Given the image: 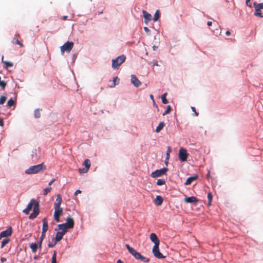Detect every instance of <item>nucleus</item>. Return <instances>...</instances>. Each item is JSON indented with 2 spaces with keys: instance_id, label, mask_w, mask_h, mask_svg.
<instances>
[{
  "instance_id": "nucleus-31",
  "label": "nucleus",
  "mask_w": 263,
  "mask_h": 263,
  "mask_svg": "<svg viewBox=\"0 0 263 263\" xmlns=\"http://www.w3.org/2000/svg\"><path fill=\"white\" fill-rule=\"evenodd\" d=\"M14 101L12 99H10L9 100L7 103V106L8 107H11L13 105H14Z\"/></svg>"
},
{
  "instance_id": "nucleus-47",
  "label": "nucleus",
  "mask_w": 263,
  "mask_h": 263,
  "mask_svg": "<svg viewBox=\"0 0 263 263\" xmlns=\"http://www.w3.org/2000/svg\"><path fill=\"white\" fill-rule=\"evenodd\" d=\"M250 1L251 0H247L246 1V5L250 7H251V4H250Z\"/></svg>"
},
{
  "instance_id": "nucleus-45",
  "label": "nucleus",
  "mask_w": 263,
  "mask_h": 263,
  "mask_svg": "<svg viewBox=\"0 0 263 263\" xmlns=\"http://www.w3.org/2000/svg\"><path fill=\"white\" fill-rule=\"evenodd\" d=\"M57 243V242L54 240V241L53 242L49 243L48 246L49 248H53L56 245Z\"/></svg>"
},
{
  "instance_id": "nucleus-6",
  "label": "nucleus",
  "mask_w": 263,
  "mask_h": 263,
  "mask_svg": "<svg viewBox=\"0 0 263 263\" xmlns=\"http://www.w3.org/2000/svg\"><path fill=\"white\" fill-rule=\"evenodd\" d=\"M125 247L128 252L133 255L136 259H141L142 255L140 253L137 252L134 248L130 247L128 244H126Z\"/></svg>"
},
{
  "instance_id": "nucleus-55",
  "label": "nucleus",
  "mask_w": 263,
  "mask_h": 263,
  "mask_svg": "<svg viewBox=\"0 0 263 263\" xmlns=\"http://www.w3.org/2000/svg\"><path fill=\"white\" fill-rule=\"evenodd\" d=\"M207 25H208L209 26H212V22H211V21H209V22H208V23H207Z\"/></svg>"
},
{
  "instance_id": "nucleus-52",
  "label": "nucleus",
  "mask_w": 263,
  "mask_h": 263,
  "mask_svg": "<svg viewBox=\"0 0 263 263\" xmlns=\"http://www.w3.org/2000/svg\"><path fill=\"white\" fill-rule=\"evenodd\" d=\"M1 261L2 262H4L6 261V258H5V257H2L1 258Z\"/></svg>"
},
{
  "instance_id": "nucleus-46",
  "label": "nucleus",
  "mask_w": 263,
  "mask_h": 263,
  "mask_svg": "<svg viewBox=\"0 0 263 263\" xmlns=\"http://www.w3.org/2000/svg\"><path fill=\"white\" fill-rule=\"evenodd\" d=\"M191 109L193 112H195V116H198V113L196 111V109L194 107H192Z\"/></svg>"
},
{
  "instance_id": "nucleus-23",
  "label": "nucleus",
  "mask_w": 263,
  "mask_h": 263,
  "mask_svg": "<svg viewBox=\"0 0 263 263\" xmlns=\"http://www.w3.org/2000/svg\"><path fill=\"white\" fill-rule=\"evenodd\" d=\"M164 125H165V124H164V122H160L159 124V125H158V126L156 127V133L160 132V131L163 129Z\"/></svg>"
},
{
  "instance_id": "nucleus-15",
  "label": "nucleus",
  "mask_w": 263,
  "mask_h": 263,
  "mask_svg": "<svg viewBox=\"0 0 263 263\" xmlns=\"http://www.w3.org/2000/svg\"><path fill=\"white\" fill-rule=\"evenodd\" d=\"M48 229V224L47 219L44 218L43 220V228L42 234H45Z\"/></svg>"
},
{
  "instance_id": "nucleus-54",
  "label": "nucleus",
  "mask_w": 263,
  "mask_h": 263,
  "mask_svg": "<svg viewBox=\"0 0 263 263\" xmlns=\"http://www.w3.org/2000/svg\"><path fill=\"white\" fill-rule=\"evenodd\" d=\"M226 34L227 35L229 36L231 35V32L230 31L228 30L226 31Z\"/></svg>"
},
{
  "instance_id": "nucleus-18",
  "label": "nucleus",
  "mask_w": 263,
  "mask_h": 263,
  "mask_svg": "<svg viewBox=\"0 0 263 263\" xmlns=\"http://www.w3.org/2000/svg\"><path fill=\"white\" fill-rule=\"evenodd\" d=\"M198 177L197 175H194L193 176L189 177L184 184L186 185L190 184L193 181L196 180L198 178Z\"/></svg>"
},
{
  "instance_id": "nucleus-53",
  "label": "nucleus",
  "mask_w": 263,
  "mask_h": 263,
  "mask_svg": "<svg viewBox=\"0 0 263 263\" xmlns=\"http://www.w3.org/2000/svg\"><path fill=\"white\" fill-rule=\"evenodd\" d=\"M144 30L146 32H149V29L147 27H144Z\"/></svg>"
},
{
  "instance_id": "nucleus-5",
  "label": "nucleus",
  "mask_w": 263,
  "mask_h": 263,
  "mask_svg": "<svg viewBox=\"0 0 263 263\" xmlns=\"http://www.w3.org/2000/svg\"><path fill=\"white\" fill-rule=\"evenodd\" d=\"M73 43L72 42H67L61 47V52L62 54H64V52L69 53L73 47Z\"/></svg>"
},
{
  "instance_id": "nucleus-30",
  "label": "nucleus",
  "mask_w": 263,
  "mask_h": 263,
  "mask_svg": "<svg viewBox=\"0 0 263 263\" xmlns=\"http://www.w3.org/2000/svg\"><path fill=\"white\" fill-rule=\"evenodd\" d=\"M255 15L259 16L260 17H263V14L261 12L260 9L259 10V9H255V12L254 13Z\"/></svg>"
},
{
  "instance_id": "nucleus-57",
  "label": "nucleus",
  "mask_w": 263,
  "mask_h": 263,
  "mask_svg": "<svg viewBox=\"0 0 263 263\" xmlns=\"http://www.w3.org/2000/svg\"><path fill=\"white\" fill-rule=\"evenodd\" d=\"M67 17H68L67 16H63L62 17V18L63 20H66L67 19Z\"/></svg>"
},
{
  "instance_id": "nucleus-48",
  "label": "nucleus",
  "mask_w": 263,
  "mask_h": 263,
  "mask_svg": "<svg viewBox=\"0 0 263 263\" xmlns=\"http://www.w3.org/2000/svg\"><path fill=\"white\" fill-rule=\"evenodd\" d=\"M159 66V65L158 64V62L157 61H154L153 66Z\"/></svg>"
},
{
  "instance_id": "nucleus-24",
  "label": "nucleus",
  "mask_w": 263,
  "mask_h": 263,
  "mask_svg": "<svg viewBox=\"0 0 263 263\" xmlns=\"http://www.w3.org/2000/svg\"><path fill=\"white\" fill-rule=\"evenodd\" d=\"M83 164L85 168L89 170L91 164L90 161L88 159H85L83 162Z\"/></svg>"
},
{
  "instance_id": "nucleus-38",
  "label": "nucleus",
  "mask_w": 263,
  "mask_h": 263,
  "mask_svg": "<svg viewBox=\"0 0 263 263\" xmlns=\"http://www.w3.org/2000/svg\"><path fill=\"white\" fill-rule=\"evenodd\" d=\"M171 110H172L171 107L170 105L167 106L166 110L163 113L162 115L164 116L169 114L171 112Z\"/></svg>"
},
{
  "instance_id": "nucleus-28",
  "label": "nucleus",
  "mask_w": 263,
  "mask_h": 263,
  "mask_svg": "<svg viewBox=\"0 0 263 263\" xmlns=\"http://www.w3.org/2000/svg\"><path fill=\"white\" fill-rule=\"evenodd\" d=\"M166 95H167V93H165L163 94L161 96L162 102L164 104H166L168 103L167 100L166 98Z\"/></svg>"
},
{
  "instance_id": "nucleus-20",
  "label": "nucleus",
  "mask_w": 263,
  "mask_h": 263,
  "mask_svg": "<svg viewBox=\"0 0 263 263\" xmlns=\"http://www.w3.org/2000/svg\"><path fill=\"white\" fill-rule=\"evenodd\" d=\"M163 198L161 196L158 195L156 196V198L155 199V203L157 205H161L163 202Z\"/></svg>"
},
{
  "instance_id": "nucleus-39",
  "label": "nucleus",
  "mask_w": 263,
  "mask_h": 263,
  "mask_svg": "<svg viewBox=\"0 0 263 263\" xmlns=\"http://www.w3.org/2000/svg\"><path fill=\"white\" fill-rule=\"evenodd\" d=\"M212 197H213V196H212V193H209L208 194V199L209 200V203H208L209 205H211V202L212 200Z\"/></svg>"
},
{
  "instance_id": "nucleus-25",
  "label": "nucleus",
  "mask_w": 263,
  "mask_h": 263,
  "mask_svg": "<svg viewBox=\"0 0 263 263\" xmlns=\"http://www.w3.org/2000/svg\"><path fill=\"white\" fill-rule=\"evenodd\" d=\"M12 43L13 44H17V45H18L21 47H23V44L20 42V41L18 40V38H16V39L14 38L13 40L12 41Z\"/></svg>"
},
{
  "instance_id": "nucleus-40",
  "label": "nucleus",
  "mask_w": 263,
  "mask_h": 263,
  "mask_svg": "<svg viewBox=\"0 0 263 263\" xmlns=\"http://www.w3.org/2000/svg\"><path fill=\"white\" fill-rule=\"evenodd\" d=\"M7 98L5 96H1L0 97V104H3L6 101Z\"/></svg>"
},
{
  "instance_id": "nucleus-43",
  "label": "nucleus",
  "mask_w": 263,
  "mask_h": 263,
  "mask_svg": "<svg viewBox=\"0 0 263 263\" xmlns=\"http://www.w3.org/2000/svg\"><path fill=\"white\" fill-rule=\"evenodd\" d=\"M6 86V83L4 81H1L0 82V87L2 89H4Z\"/></svg>"
},
{
  "instance_id": "nucleus-22",
  "label": "nucleus",
  "mask_w": 263,
  "mask_h": 263,
  "mask_svg": "<svg viewBox=\"0 0 263 263\" xmlns=\"http://www.w3.org/2000/svg\"><path fill=\"white\" fill-rule=\"evenodd\" d=\"M3 59H4V57H3L2 61V62L5 64L4 67L5 68H8V67H11L13 66V64L12 63L8 62V61H4Z\"/></svg>"
},
{
  "instance_id": "nucleus-4",
  "label": "nucleus",
  "mask_w": 263,
  "mask_h": 263,
  "mask_svg": "<svg viewBox=\"0 0 263 263\" xmlns=\"http://www.w3.org/2000/svg\"><path fill=\"white\" fill-rule=\"evenodd\" d=\"M43 164L41 163L36 165H33L29 167L28 169L26 170L25 173L27 174H36L42 170Z\"/></svg>"
},
{
  "instance_id": "nucleus-44",
  "label": "nucleus",
  "mask_w": 263,
  "mask_h": 263,
  "mask_svg": "<svg viewBox=\"0 0 263 263\" xmlns=\"http://www.w3.org/2000/svg\"><path fill=\"white\" fill-rule=\"evenodd\" d=\"M141 260L143 261V262H149L150 259L149 258H146L143 256H142V257L140 259Z\"/></svg>"
},
{
  "instance_id": "nucleus-10",
  "label": "nucleus",
  "mask_w": 263,
  "mask_h": 263,
  "mask_svg": "<svg viewBox=\"0 0 263 263\" xmlns=\"http://www.w3.org/2000/svg\"><path fill=\"white\" fill-rule=\"evenodd\" d=\"M54 208V218L56 222H60V217L63 214V209L61 207L58 208Z\"/></svg>"
},
{
  "instance_id": "nucleus-21",
  "label": "nucleus",
  "mask_w": 263,
  "mask_h": 263,
  "mask_svg": "<svg viewBox=\"0 0 263 263\" xmlns=\"http://www.w3.org/2000/svg\"><path fill=\"white\" fill-rule=\"evenodd\" d=\"M29 247L31 248L32 253H35L36 252L38 246L36 243H30Z\"/></svg>"
},
{
  "instance_id": "nucleus-50",
  "label": "nucleus",
  "mask_w": 263,
  "mask_h": 263,
  "mask_svg": "<svg viewBox=\"0 0 263 263\" xmlns=\"http://www.w3.org/2000/svg\"><path fill=\"white\" fill-rule=\"evenodd\" d=\"M55 179H52L48 183V185H51L54 181H55Z\"/></svg>"
},
{
  "instance_id": "nucleus-42",
  "label": "nucleus",
  "mask_w": 263,
  "mask_h": 263,
  "mask_svg": "<svg viewBox=\"0 0 263 263\" xmlns=\"http://www.w3.org/2000/svg\"><path fill=\"white\" fill-rule=\"evenodd\" d=\"M88 169L86 168H80L79 169V172L81 174H83V173H86L88 172Z\"/></svg>"
},
{
  "instance_id": "nucleus-32",
  "label": "nucleus",
  "mask_w": 263,
  "mask_h": 263,
  "mask_svg": "<svg viewBox=\"0 0 263 263\" xmlns=\"http://www.w3.org/2000/svg\"><path fill=\"white\" fill-rule=\"evenodd\" d=\"M118 81L117 84H118L119 80L118 79V77H116L114 78L112 84L110 85L111 87H114L116 85V84H117L116 81Z\"/></svg>"
},
{
  "instance_id": "nucleus-1",
  "label": "nucleus",
  "mask_w": 263,
  "mask_h": 263,
  "mask_svg": "<svg viewBox=\"0 0 263 263\" xmlns=\"http://www.w3.org/2000/svg\"><path fill=\"white\" fill-rule=\"evenodd\" d=\"M32 208L33 212L29 216L30 219H33L36 218L40 213L39 202L34 199H31L26 208L23 210V212L27 215Z\"/></svg>"
},
{
  "instance_id": "nucleus-8",
  "label": "nucleus",
  "mask_w": 263,
  "mask_h": 263,
  "mask_svg": "<svg viewBox=\"0 0 263 263\" xmlns=\"http://www.w3.org/2000/svg\"><path fill=\"white\" fill-rule=\"evenodd\" d=\"M168 169L166 167H163L160 170H157L152 173L151 176L153 178H156L161 176L166 173Z\"/></svg>"
},
{
  "instance_id": "nucleus-2",
  "label": "nucleus",
  "mask_w": 263,
  "mask_h": 263,
  "mask_svg": "<svg viewBox=\"0 0 263 263\" xmlns=\"http://www.w3.org/2000/svg\"><path fill=\"white\" fill-rule=\"evenodd\" d=\"M74 226V220L70 216L67 217L66 222L62 224H60L58 226L59 230L62 231H64L66 233L68 229H72Z\"/></svg>"
},
{
  "instance_id": "nucleus-33",
  "label": "nucleus",
  "mask_w": 263,
  "mask_h": 263,
  "mask_svg": "<svg viewBox=\"0 0 263 263\" xmlns=\"http://www.w3.org/2000/svg\"><path fill=\"white\" fill-rule=\"evenodd\" d=\"M34 117L36 118H39L40 117L41 114H40V110L39 109H36V110H34Z\"/></svg>"
},
{
  "instance_id": "nucleus-29",
  "label": "nucleus",
  "mask_w": 263,
  "mask_h": 263,
  "mask_svg": "<svg viewBox=\"0 0 263 263\" xmlns=\"http://www.w3.org/2000/svg\"><path fill=\"white\" fill-rule=\"evenodd\" d=\"M254 6L255 9H259V10L263 9V3L257 4L256 3H254Z\"/></svg>"
},
{
  "instance_id": "nucleus-12",
  "label": "nucleus",
  "mask_w": 263,
  "mask_h": 263,
  "mask_svg": "<svg viewBox=\"0 0 263 263\" xmlns=\"http://www.w3.org/2000/svg\"><path fill=\"white\" fill-rule=\"evenodd\" d=\"M131 82L136 87L141 85V82L138 79L136 76L134 74L131 76Z\"/></svg>"
},
{
  "instance_id": "nucleus-7",
  "label": "nucleus",
  "mask_w": 263,
  "mask_h": 263,
  "mask_svg": "<svg viewBox=\"0 0 263 263\" xmlns=\"http://www.w3.org/2000/svg\"><path fill=\"white\" fill-rule=\"evenodd\" d=\"M188 154L185 148L181 147L179 151V158L180 161L184 162L187 160Z\"/></svg>"
},
{
  "instance_id": "nucleus-62",
  "label": "nucleus",
  "mask_w": 263,
  "mask_h": 263,
  "mask_svg": "<svg viewBox=\"0 0 263 263\" xmlns=\"http://www.w3.org/2000/svg\"><path fill=\"white\" fill-rule=\"evenodd\" d=\"M210 173H208V174L206 175L207 177H210Z\"/></svg>"
},
{
  "instance_id": "nucleus-34",
  "label": "nucleus",
  "mask_w": 263,
  "mask_h": 263,
  "mask_svg": "<svg viewBox=\"0 0 263 263\" xmlns=\"http://www.w3.org/2000/svg\"><path fill=\"white\" fill-rule=\"evenodd\" d=\"M9 239L8 238H5V239H3L1 242V247L2 248H4V246L9 242Z\"/></svg>"
},
{
  "instance_id": "nucleus-26",
  "label": "nucleus",
  "mask_w": 263,
  "mask_h": 263,
  "mask_svg": "<svg viewBox=\"0 0 263 263\" xmlns=\"http://www.w3.org/2000/svg\"><path fill=\"white\" fill-rule=\"evenodd\" d=\"M160 17V11L159 10H156L154 16L153 21L154 22L157 21Z\"/></svg>"
},
{
  "instance_id": "nucleus-49",
  "label": "nucleus",
  "mask_w": 263,
  "mask_h": 263,
  "mask_svg": "<svg viewBox=\"0 0 263 263\" xmlns=\"http://www.w3.org/2000/svg\"><path fill=\"white\" fill-rule=\"evenodd\" d=\"M81 193V191H80V190H78L75 192L74 195L76 196V195H78L79 194H80Z\"/></svg>"
},
{
  "instance_id": "nucleus-3",
  "label": "nucleus",
  "mask_w": 263,
  "mask_h": 263,
  "mask_svg": "<svg viewBox=\"0 0 263 263\" xmlns=\"http://www.w3.org/2000/svg\"><path fill=\"white\" fill-rule=\"evenodd\" d=\"M126 60V57L124 54L118 57L115 59L112 60V68L113 69H118L120 66Z\"/></svg>"
},
{
  "instance_id": "nucleus-41",
  "label": "nucleus",
  "mask_w": 263,
  "mask_h": 263,
  "mask_svg": "<svg viewBox=\"0 0 263 263\" xmlns=\"http://www.w3.org/2000/svg\"><path fill=\"white\" fill-rule=\"evenodd\" d=\"M51 190V187H47L44 190V193L43 195L44 196H46L48 194V193H49Z\"/></svg>"
},
{
  "instance_id": "nucleus-60",
  "label": "nucleus",
  "mask_w": 263,
  "mask_h": 263,
  "mask_svg": "<svg viewBox=\"0 0 263 263\" xmlns=\"http://www.w3.org/2000/svg\"><path fill=\"white\" fill-rule=\"evenodd\" d=\"M150 97H151V99H152L153 100H154V96H153V95H150Z\"/></svg>"
},
{
  "instance_id": "nucleus-61",
  "label": "nucleus",
  "mask_w": 263,
  "mask_h": 263,
  "mask_svg": "<svg viewBox=\"0 0 263 263\" xmlns=\"http://www.w3.org/2000/svg\"><path fill=\"white\" fill-rule=\"evenodd\" d=\"M167 163H168V160H166L165 161V163L166 165H167Z\"/></svg>"
},
{
  "instance_id": "nucleus-11",
  "label": "nucleus",
  "mask_w": 263,
  "mask_h": 263,
  "mask_svg": "<svg viewBox=\"0 0 263 263\" xmlns=\"http://www.w3.org/2000/svg\"><path fill=\"white\" fill-rule=\"evenodd\" d=\"M12 230L11 227L8 228L5 231H2L0 233V239L3 237H7L12 234Z\"/></svg>"
},
{
  "instance_id": "nucleus-59",
  "label": "nucleus",
  "mask_w": 263,
  "mask_h": 263,
  "mask_svg": "<svg viewBox=\"0 0 263 263\" xmlns=\"http://www.w3.org/2000/svg\"><path fill=\"white\" fill-rule=\"evenodd\" d=\"M15 36H16L17 38H20V34H16L15 35Z\"/></svg>"
},
{
  "instance_id": "nucleus-16",
  "label": "nucleus",
  "mask_w": 263,
  "mask_h": 263,
  "mask_svg": "<svg viewBox=\"0 0 263 263\" xmlns=\"http://www.w3.org/2000/svg\"><path fill=\"white\" fill-rule=\"evenodd\" d=\"M65 234V233H64V231H61L58 232L56 234L55 237L54 238V240H55L57 242L60 241Z\"/></svg>"
},
{
  "instance_id": "nucleus-14",
  "label": "nucleus",
  "mask_w": 263,
  "mask_h": 263,
  "mask_svg": "<svg viewBox=\"0 0 263 263\" xmlns=\"http://www.w3.org/2000/svg\"><path fill=\"white\" fill-rule=\"evenodd\" d=\"M149 237L151 240L154 243V245H159L160 240L155 233H151Z\"/></svg>"
},
{
  "instance_id": "nucleus-19",
  "label": "nucleus",
  "mask_w": 263,
  "mask_h": 263,
  "mask_svg": "<svg viewBox=\"0 0 263 263\" xmlns=\"http://www.w3.org/2000/svg\"><path fill=\"white\" fill-rule=\"evenodd\" d=\"M197 199L194 196L186 197L184 198V201L186 203H194L197 202Z\"/></svg>"
},
{
  "instance_id": "nucleus-17",
  "label": "nucleus",
  "mask_w": 263,
  "mask_h": 263,
  "mask_svg": "<svg viewBox=\"0 0 263 263\" xmlns=\"http://www.w3.org/2000/svg\"><path fill=\"white\" fill-rule=\"evenodd\" d=\"M62 201V197L61 195L58 194L57 195L55 201L54 203V208L60 207Z\"/></svg>"
},
{
  "instance_id": "nucleus-13",
  "label": "nucleus",
  "mask_w": 263,
  "mask_h": 263,
  "mask_svg": "<svg viewBox=\"0 0 263 263\" xmlns=\"http://www.w3.org/2000/svg\"><path fill=\"white\" fill-rule=\"evenodd\" d=\"M142 13L144 18V22L147 24L149 21L152 20V16L151 14L148 13L146 10H143Z\"/></svg>"
},
{
  "instance_id": "nucleus-56",
  "label": "nucleus",
  "mask_w": 263,
  "mask_h": 263,
  "mask_svg": "<svg viewBox=\"0 0 263 263\" xmlns=\"http://www.w3.org/2000/svg\"><path fill=\"white\" fill-rule=\"evenodd\" d=\"M157 48H158V47L156 46H155V45L153 46V49L154 50H157Z\"/></svg>"
},
{
  "instance_id": "nucleus-27",
  "label": "nucleus",
  "mask_w": 263,
  "mask_h": 263,
  "mask_svg": "<svg viewBox=\"0 0 263 263\" xmlns=\"http://www.w3.org/2000/svg\"><path fill=\"white\" fill-rule=\"evenodd\" d=\"M172 148L170 146H167L166 154V160H168L170 158V153H171Z\"/></svg>"
},
{
  "instance_id": "nucleus-37",
  "label": "nucleus",
  "mask_w": 263,
  "mask_h": 263,
  "mask_svg": "<svg viewBox=\"0 0 263 263\" xmlns=\"http://www.w3.org/2000/svg\"><path fill=\"white\" fill-rule=\"evenodd\" d=\"M165 183V181L164 179H159L157 181V184L158 185H162L164 184Z\"/></svg>"
},
{
  "instance_id": "nucleus-58",
  "label": "nucleus",
  "mask_w": 263,
  "mask_h": 263,
  "mask_svg": "<svg viewBox=\"0 0 263 263\" xmlns=\"http://www.w3.org/2000/svg\"><path fill=\"white\" fill-rule=\"evenodd\" d=\"M117 263H123V262L121 259H118L117 261Z\"/></svg>"
},
{
  "instance_id": "nucleus-35",
  "label": "nucleus",
  "mask_w": 263,
  "mask_h": 263,
  "mask_svg": "<svg viewBox=\"0 0 263 263\" xmlns=\"http://www.w3.org/2000/svg\"><path fill=\"white\" fill-rule=\"evenodd\" d=\"M51 263H57V251H54L52 257V262Z\"/></svg>"
},
{
  "instance_id": "nucleus-51",
  "label": "nucleus",
  "mask_w": 263,
  "mask_h": 263,
  "mask_svg": "<svg viewBox=\"0 0 263 263\" xmlns=\"http://www.w3.org/2000/svg\"><path fill=\"white\" fill-rule=\"evenodd\" d=\"M4 125V122L3 120L1 119H0V126H3Z\"/></svg>"
},
{
  "instance_id": "nucleus-9",
  "label": "nucleus",
  "mask_w": 263,
  "mask_h": 263,
  "mask_svg": "<svg viewBox=\"0 0 263 263\" xmlns=\"http://www.w3.org/2000/svg\"><path fill=\"white\" fill-rule=\"evenodd\" d=\"M159 245H157L154 246V247L153 248V250H152L153 253L154 254V255L157 258H159V259L164 258L165 257V256H164L159 251Z\"/></svg>"
},
{
  "instance_id": "nucleus-36",
  "label": "nucleus",
  "mask_w": 263,
  "mask_h": 263,
  "mask_svg": "<svg viewBox=\"0 0 263 263\" xmlns=\"http://www.w3.org/2000/svg\"><path fill=\"white\" fill-rule=\"evenodd\" d=\"M45 237V234H42L41 237H40V242L39 243V248H41L42 243V241H43V239H44Z\"/></svg>"
}]
</instances>
